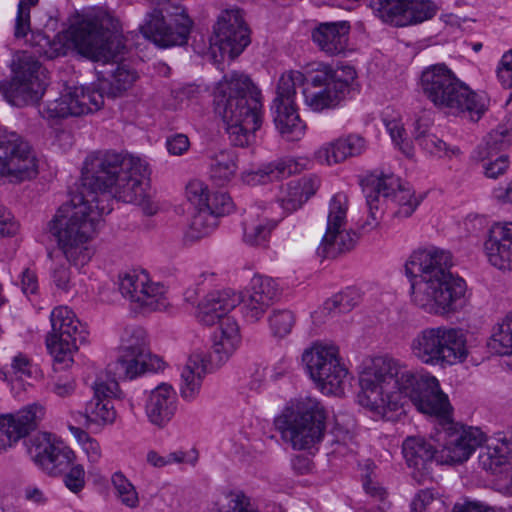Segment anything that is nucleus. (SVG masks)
I'll return each mask as SVG.
<instances>
[{
    "label": "nucleus",
    "mask_w": 512,
    "mask_h": 512,
    "mask_svg": "<svg viewBox=\"0 0 512 512\" xmlns=\"http://www.w3.org/2000/svg\"><path fill=\"white\" fill-rule=\"evenodd\" d=\"M337 145L334 142L323 145L317 152L316 158L319 162L327 165L336 164L342 162V159H338Z\"/></svg>",
    "instance_id": "0e129e2a"
},
{
    "label": "nucleus",
    "mask_w": 512,
    "mask_h": 512,
    "mask_svg": "<svg viewBox=\"0 0 512 512\" xmlns=\"http://www.w3.org/2000/svg\"><path fill=\"white\" fill-rule=\"evenodd\" d=\"M278 296L279 288L275 280L264 276H254L249 290L244 296H240L245 318L252 322L258 321Z\"/></svg>",
    "instance_id": "b1692460"
},
{
    "label": "nucleus",
    "mask_w": 512,
    "mask_h": 512,
    "mask_svg": "<svg viewBox=\"0 0 512 512\" xmlns=\"http://www.w3.org/2000/svg\"><path fill=\"white\" fill-rule=\"evenodd\" d=\"M146 463L157 469H161L173 464L188 463L194 466L198 461V453L195 450L185 452L182 450L170 452L167 455H160L155 450H149L145 457Z\"/></svg>",
    "instance_id": "a19ab883"
},
{
    "label": "nucleus",
    "mask_w": 512,
    "mask_h": 512,
    "mask_svg": "<svg viewBox=\"0 0 512 512\" xmlns=\"http://www.w3.org/2000/svg\"><path fill=\"white\" fill-rule=\"evenodd\" d=\"M509 167V160L506 155H499L495 159L485 162L483 168L485 175L489 178H497L503 174Z\"/></svg>",
    "instance_id": "680f3d73"
},
{
    "label": "nucleus",
    "mask_w": 512,
    "mask_h": 512,
    "mask_svg": "<svg viewBox=\"0 0 512 512\" xmlns=\"http://www.w3.org/2000/svg\"><path fill=\"white\" fill-rule=\"evenodd\" d=\"M52 331L46 338L47 348L63 368L73 363V355L87 338V332L76 314L67 306L53 309L50 315Z\"/></svg>",
    "instance_id": "dca6fc26"
},
{
    "label": "nucleus",
    "mask_w": 512,
    "mask_h": 512,
    "mask_svg": "<svg viewBox=\"0 0 512 512\" xmlns=\"http://www.w3.org/2000/svg\"><path fill=\"white\" fill-rule=\"evenodd\" d=\"M177 410V395L173 387L161 383L150 391L145 413L149 422L157 427H165L174 417Z\"/></svg>",
    "instance_id": "cd10ccee"
},
{
    "label": "nucleus",
    "mask_w": 512,
    "mask_h": 512,
    "mask_svg": "<svg viewBox=\"0 0 512 512\" xmlns=\"http://www.w3.org/2000/svg\"><path fill=\"white\" fill-rule=\"evenodd\" d=\"M148 175V164L139 157L114 151H96L87 156L81 192L62 204L48 224L70 265L83 267L91 260V243L102 216L112 210L111 196L140 206L146 215L156 214L158 205L146 193L143 182Z\"/></svg>",
    "instance_id": "f257e3e1"
},
{
    "label": "nucleus",
    "mask_w": 512,
    "mask_h": 512,
    "mask_svg": "<svg viewBox=\"0 0 512 512\" xmlns=\"http://www.w3.org/2000/svg\"><path fill=\"white\" fill-rule=\"evenodd\" d=\"M358 403L375 417L385 418L409 399L416 409L440 420L437 432V462L466 461L484 441L478 428H464L452 420L453 408L439 380L428 372H418L390 356H377L363 364L359 373Z\"/></svg>",
    "instance_id": "f03ea898"
},
{
    "label": "nucleus",
    "mask_w": 512,
    "mask_h": 512,
    "mask_svg": "<svg viewBox=\"0 0 512 512\" xmlns=\"http://www.w3.org/2000/svg\"><path fill=\"white\" fill-rule=\"evenodd\" d=\"M93 391L94 395L85 407V417L97 424L113 423L117 413L112 400L121 394L116 378L99 375L94 382Z\"/></svg>",
    "instance_id": "4be33fe9"
},
{
    "label": "nucleus",
    "mask_w": 512,
    "mask_h": 512,
    "mask_svg": "<svg viewBox=\"0 0 512 512\" xmlns=\"http://www.w3.org/2000/svg\"><path fill=\"white\" fill-rule=\"evenodd\" d=\"M488 261L500 270H512V222L495 224L484 244Z\"/></svg>",
    "instance_id": "c85d7f7f"
},
{
    "label": "nucleus",
    "mask_w": 512,
    "mask_h": 512,
    "mask_svg": "<svg viewBox=\"0 0 512 512\" xmlns=\"http://www.w3.org/2000/svg\"><path fill=\"white\" fill-rule=\"evenodd\" d=\"M12 375L21 381L31 379L36 373V367L31 360L24 354L19 353L13 357L11 362Z\"/></svg>",
    "instance_id": "4d7b16f0"
},
{
    "label": "nucleus",
    "mask_w": 512,
    "mask_h": 512,
    "mask_svg": "<svg viewBox=\"0 0 512 512\" xmlns=\"http://www.w3.org/2000/svg\"><path fill=\"white\" fill-rule=\"evenodd\" d=\"M140 294L135 306L144 312L162 311L170 304L165 286L151 279Z\"/></svg>",
    "instance_id": "f704fd0d"
},
{
    "label": "nucleus",
    "mask_w": 512,
    "mask_h": 512,
    "mask_svg": "<svg viewBox=\"0 0 512 512\" xmlns=\"http://www.w3.org/2000/svg\"><path fill=\"white\" fill-rule=\"evenodd\" d=\"M452 255L437 247L414 251L406 262V272L416 279L412 283L411 299L425 313L445 316L456 310L464 296L463 279L450 272Z\"/></svg>",
    "instance_id": "7ed1b4c3"
},
{
    "label": "nucleus",
    "mask_w": 512,
    "mask_h": 512,
    "mask_svg": "<svg viewBox=\"0 0 512 512\" xmlns=\"http://www.w3.org/2000/svg\"><path fill=\"white\" fill-rule=\"evenodd\" d=\"M421 88L426 97L447 114L468 113L471 119H479L487 109V99L471 90L445 65L426 68L421 75Z\"/></svg>",
    "instance_id": "423d86ee"
},
{
    "label": "nucleus",
    "mask_w": 512,
    "mask_h": 512,
    "mask_svg": "<svg viewBox=\"0 0 512 512\" xmlns=\"http://www.w3.org/2000/svg\"><path fill=\"white\" fill-rule=\"evenodd\" d=\"M356 75L350 65H340L336 69L321 65L308 75L302 90L305 104L315 112L335 108L349 93Z\"/></svg>",
    "instance_id": "9b49d317"
},
{
    "label": "nucleus",
    "mask_w": 512,
    "mask_h": 512,
    "mask_svg": "<svg viewBox=\"0 0 512 512\" xmlns=\"http://www.w3.org/2000/svg\"><path fill=\"white\" fill-rule=\"evenodd\" d=\"M166 145L170 154L182 155L188 150L190 142L186 135L177 134L168 138Z\"/></svg>",
    "instance_id": "338daca9"
},
{
    "label": "nucleus",
    "mask_w": 512,
    "mask_h": 512,
    "mask_svg": "<svg viewBox=\"0 0 512 512\" xmlns=\"http://www.w3.org/2000/svg\"><path fill=\"white\" fill-rule=\"evenodd\" d=\"M45 415V409L38 403H33L21 409L14 415L0 417V451L6 450L21 438L36 429Z\"/></svg>",
    "instance_id": "5701e85b"
},
{
    "label": "nucleus",
    "mask_w": 512,
    "mask_h": 512,
    "mask_svg": "<svg viewBox=\"0 0 512 512\" xmlns=\"http://www.w3.org/2000/svg\"><path fill=\"white\" fill-rule=\"evenodd\" d=\"M149 279V275L144 271H127L119 275V291L124 298L136 305Z\"/></svg>",
    "instance_id": "58836bf2"
},
{
    "label": "nucleus",
    "mask_w": 512,
    "mask_h": 512,
    "mask_svg": "<svg viewBox=\"0 0 512 512\" xmlns=\"http://www.w3.org/2000/svg\"><path fill=\"white\" fill-rule=\"evenodd\" d=\"M112 484L115 489L117 499L122 505L134 509L139 506L140 499L135 486L121 472H116L112 476Z\"/></svg>",
    "instance_id": "37998d69"
},
{
    "label": "nucleus",
    "mask_w": 512,
    "mask_h": 512,
    "mask_svg": "<svg viewBox=\"0 0 512 512\" xmlns=\"http://www.w3.org/2000/svg\"><path fill=\"white\" fill-rule=\"evenodd\" d=\"M418 144L428 153L440 158H452L459 154V149L457 147H450L434 134H429Z\"/></svg>",
    "instance_id": "3c124183"
},
{
    "label": "nucleus",
    "mask_w": 512,
    "mask_h": 512,
    "mask_svg": "<svg viewBox=\"0 0 512 512\" xmlns=\"http://www.w3.org/2000/svg\"><path fill=\"white\" fill-rule=\"evenodd\" d=\"M84 440L82 442V449L86 453L88 460L92 463H97L101 456V447L97 440L91 438L87 433H83Z\"/></svg>",
    "instance_id": "69168bd1"
},
{
    "label": "nucleus",
    "mask_w": 512,
    "mask_h": 512,
    "mask_svg": "<svg viewBox=\"0 0 512 512\" xmlns=\"http://www.w3.org/2000/svg\"><path fill=\"white\" fill-rule=\"evenodd\" d=\"M216 112L222 117L230 142L245 147L254 140L261 125V95L249 77L233 72L215 89Z\"/></svg>",
    "instance_id": "39448f33"
},
{
    "label": "nucleus",
    "mask_w": 512,
    "mask_h": 512,
    "mask_svg": "<svg viewBox=\"0 0 512 512\" xmlns=\"http://www.w3.org/2000/svg\"><path fill=\"white\" fill-rule=\"evenodd\" d=\"M28 453L33 461L51 476L63 474L75 459L74 452L62 442L52 441L48 434H37L29 440Z\"/></svg>",
    "instance_id": "412c9836"
},
{
    "label": "nucleus",
    "mask_w": 512,
    "mask_h": 512,
    "mask_svg": "<svg viewBox=\"0 0 512 512\" xmlns=\"http://www.w3.org/2000/svg\"><path fill=\"white\" fill-rule=\"evenodd\" d=\"M361 297L359 289L348 287L326 300L321 312L328 315L348 313L359 304Z\"/></svg>",
    "instance_id": "e433bc0d"
},
{
    "label": "nucleus",
    "mask_w": 512,
    "mask_h": 512,
    "mask_svg": "<svg viewBox=\"0 0 512 512\" xmlns=\"http://www.w3.org/2000/svg\"><path fill=\"white\" fill-rule=\"evenodd\" d=\"M19 225L14 216L0 205V236H12L17 233Z\"/></svg>",
    "instance_id": "e2e57ef3"
},
{
    "label": "nucleus",
    "mask_w": 512,
    "mask_h": 512,
    "mask_svg": "<svg viewBox=\"0 0 512 512\" xmlns=\"http://www.w3.org/2000/svg\"><path fill=\"white\" fill-rule=\"evenodd\" d=\"M240 328L234 318H224L213 333L212 351L208 355L203 350L193 351L181 373V396L191 400L199 393L202 379L213 367L226 363L239 348Z\"/></svg>",
    "instance_id": "0eeeda50"
},
{
    "label": "nucleus",
    "mask_w": 512,
    "mask_h": 512,
    "mask_svg": "<svg viewBox=\"0 0 512 512\" xmlns=\"http://www.w3.org/2000/svg\"><path fill=\"white\" fill-rule=\"evenodd\" d=\"M136 79V72L129 66L121 64L112 71L110 78L101 80L97 88L102 93L106 92L108 96L117 97L129 89Z\"/></svg>",
    "instance_id": "72a5a7b5"
},
{
    "label": "nucleus",
    "mask_w": 512,
    "mask_h": 512,
    "mask_svg": "<svg viewBox=\"0 0 512 512\" xmlns=\"http://www.w3.org/2000/svg\"><path fill=\"white\" fill-rule=\"evenodd\" d=\"M295 324L294 314L287 309L275 310L269 317V325L274 335L283 337L289 334Z\"/></svg>",
    "instance_id": "8fccbe9b"
},
{
    "label": "nucleus",
    "mask_w": 512,
    "mask_h": 512,
    "mask_svg": "<svg viewBox=\"0 0 512 512\" xmlns=\"http://www.w3.org/2000/svg\"><path fill=\"white\" fill-rule=\"evenodd\" d=\"M186 198L198 210L208 208V201L211 196L208 191V186L200 180H192L186 186Z\"/></svg>",
    "instance_id": "603ef678"
},
{
    "label": "nucleus",
    "mask_w": 512,
    "mask_h": 512,
    "mask_svg": "<svg viewBox=\"0 0 512 512\" xmlns=\"http://www.w3.org/2000/svg\"><path fill=\"white\" fill-rule=\"evenodd\" d=\"M149 360H151L149 353H121L118 360L113 365H109L104 375L110 378L117 376L120 379H133L151 369Z\"/></svg>",
    "instance_id": "2f4dec72"
},
{
    "label": "nucleus",
    "mask_w": 512,
    "mask_h": 512,
    "mask_svg": "<svg viewBox=\"0 0 512 512\" xmlns=\"http://www.w3.org/2000/svg\"><path fill=\"white\" fill-rule=\"evenodd\" d=\"M208 206L216 218L229 214L234 210V203L225 192L214 193L208 201Z\"/></svg>",
    "instance_id": "13d9d810"
},
{
    "label": "nucleus",
    "mask_w": 512,
    "mask_h": 512,
    "mask_svg": "<svg viewBox=\"0 0 512 512\" xmlns=\"http://www.w3.org/2000/svg\"><path fill=\"white\" fill-rule=\"evenodd\" d=\"M493 347L501 354L512 353V313L508 314L492 335Z\"/></svg>",
    "instance_id": "09e8293b"
},
{
    "label": "nucleus",
    "mask_w": 512,
    "mask_h": 512,
    "mask_svg": "<svg viewBox=\"0 0 512 512\" xmlns=\"http://www.w3.org/2000/svg\"><path fill=\"white\" fill-rule=\"evenodd\" d=\"M407 0H371L370 5L384 22L404 27Z\"/></svg>",
    "instance_id": "4c0bfd02"
},
{
    "label": "nucleus",
    "mask_w": 512,
    "mask_h": 512,
    "mask_svg": "<svg viewBox=\"0 0 512 512\" xmlns=\"http://www.w3.org/2000/svg\"><path fill=\"white\" fill-rule=\"evenodd\" d=\"M311 379L325 394L340 395L348 381L349 371L333 344L314 343L302 355Z\"/></svg>",
    "instance_id": "4468645a"
},
{
    "label": "nucleus",
    "mask_w": 512,
    "mask_h": 512,
    "mask_svg": "<svg viewBox=\"0 0 512 512\" xmlns=\"http://www.w3.org/2000/svg\"><path fill=\"white\" fill-rule=\"evenodd\" d=\"M52 280L57 289L67 293H77L76 281L68 267L64 264L57 265L52 270Z\"/></svg>",
    "instance_id": "864d4df0"
},
{
    "label": "nucleus",
    "mask_w": 512,
    "mask_h": 512,
    "mask_svg": "<svg viewBox=\"0 0 512 512\" xmlns=\"http://www.w3.org/2000/svg\"><path fill=\"white\" fill-rule=\"evenodd\" d=\"M409 349L420 363L441 368L463 363L469 354L463 331L445 325L423 328L411 339Z\"/></svg>",
    "instance_id": "6e6552de"
},
{
    "label": "nucleus",
    "mask_w": 512,
    "mask_h": 512,
    "mask_svg": "<svg viewBox=\"0 0 512 512\" xmlns=\"http://www.w3.org/2000/svg\"><path fill=\"white\" fill-rule=\"evenodd\" d=\"M484 469L495 474V486L498 491L512 494V448L510 442L502 440L480 455Z\"/></svg>",
    "instance_id": "a878e982"
},
{
    "label": "nucleus",
    "mask_w": 512,
    "mask_h": 512,
    "mask_svg": "<svg viewBox=\"0 0 512 512\" xmlns=\"http://www.w3.org/2000/svg\"><path fill=\"white\" fill-rule=\"evenodd\" d=\"M155 7L147 13L140 26L143 36L159 47L185 44L191 20L177 1L155 0Z\"/></svg>",
    "instance_id": "f8f14e48"
},
{
    "label": "nucleus",
    "mask_w": 512,
    "mask_h": 512,
    "mask_svg": "<svg viewBox=\"0 0 512 512\" xmlns=\"http://www.w3.org/2000/svg\"><path fill=\"white\" fill-rule=\"evenodd\" d=\"M497 78L500 84L507 89H512V50L505 52L498 64ZM512 99V92L508 102Z\"/></svg>",
    "instance_id": "bf43d9fd"
},
{
    "label": "nucleus",
    "mask_w": 512,
    "mask_h": 512,
    "mask_svg": "<svg viewBox=\"0 0 512 512\" xmlns=\"http://www.w3.org/2000/svg\"><path fill=\"white\" fill-rule=\"evenodd\" d=\"M65 486L73 493H79L85 486V470L81 464L71 463L63 474Z\"/></svg>",
    "instance_id": "6e6d98bb"
},
{
    "label": "nucleus",
    "mask_w": 512,
    "mask_h": 512,
    "mask_svg": "<svg viewBox=\"0 0 512 512\" xmlns=\"http://www.w3.org/2000/svg\"><path fill=\"white\" fill-rule=\"evenodd\" d=\"M219 512H258L252 500L241 491L225 495Z\"/></svg>",
    "instance_id": "de8ad7c7"
},
{
    "label": "nucleus",
    "mask_w": 512,
    "mask_h": 512,
    "mask_svg": "<svg viewBox=\"0 0 512 512\" xmlns=\"http://www.w3.org/2000/svg\"><path fill=\"white\" fill-rule=\"evenodd\" d=\"M348 200L343 194H336L329 203L327 228L320 248L326 256L351 250L356 243V234L347 230Z\"/></svg>",
    "instance_id": "aec40b11"
},
{
    "label": "nucleus",
    "mask_w": 512,
    "mask_h": 512,
    "mask_svg": "<svg viewBox=\"0 0 512 512\" xmlns=\"http://www.w3.org/2000/svg\"><path fill=\"white\" fill-rule=\"evenodd\" d=\"M325 419V409L316 398L301 396L287 403L275 425L294 449L302 450L321 441Z\"/></svg>",
    "instance_id": "1a4fd4ad"
},
{
    "label": "nucleus",
    "mask_w": 512,
    "mask_h": 512,
    "mask_svg": "<svg viewBox=\"0 0 512 512\" xmlns=\"http://www.w3.org/2000/svg\"><path fill=\"white\" fill-rule=\"evenodd\" d=\"M349 31L350 24L346 21L325 22L313 30L312 38L321 51L337 55L345 51Z\"/></svg>",
    "instance_id": "c756f323"
},
{
    "label": "nucleus",
    "mask_w": 512,
    "mask_h": 512,
    "mask_svg": "<svg viewBox=\"0 0 512 512\" xmlns=\"http://www.w3.org/2000/svg\"><path fill=\"white\" fill-rule=\"evenodd\" d=\"M250 43L249 31L239 9L224 11L214 27L210 39V51L216 59H234Z\"/></svg>",
    "instance_id": "6ab92c4d"
},
{
    "label": "nucleus",
    "mask_w": 512,
    "mask_h": 512,
    "mask_svg": "<svg viewBox=\"0 0 512 512\" xmlns=\"http://www.w3.org/2000/svg\"><path fill=\"white\" fill-rule=\"evenodd\" d=\"M36 53L49 59L66 55L69 48L93 61L108 62L124 48L119 23L107 14L87 17L71 26L63 37L51 41L42 32L27 40Z\"/></svg>",
    "instance_id": "20e7f679"
},
{
    "label": "nucleus",
    "mask_w": 512,
    "mask_h": 512,
    "mask_svg": "<svg viewBox=\"0 0 512 512\" xmlns=\"http://www.w3.org/2000/svg\"><path fill=\"white\" fill-rule=\"evenodd\" d=\"M319 187L315 177H303L286 184L279 196L281 207L288 213L298 210Z\"/></svg>",
    "instance_id": "7c9ffc66"
},
{
    "label": "nucleus",
    "mask_w": 512,
    "mask_h": 512,
    "mask_svg": "<svg viewBox=\"0 0 512 512\" xmlns=\"http://www.w3.org/2000/svg\"><path fill=\"white\" fill-rule=\"evenodd\" d=\"M434 500L431 490H421L411 503V512H425L426 507Z\"/></svg>",
    "instance_id": "774afa93"
},
{
    "label": "nucleus",
    "mask_w": 512,
    "mask_h": 512,
    "mask_svg": "<svg viewBox=\"0 0 512 512\" xmlns=\"http://www.w3.org/2000/svg\"><path fill=\"white\" fill-rule=\"evenodd\" d=\"M240 300V295L229 289L210 292L198 304L196 318L206 326L220 325L224 318H232L229 313Z\"/></svg>",
    "instance_id": "bb28decb"
},
{
    "label": "nucleus",
    "mask_w": 512,
    "mask_h": 512,
    "mask_svg": "<svg viewBox=\"0 0 512 512\" xmlns=\"http://www.w3.org/2000/svg\"><path fill=\"white\" fill-rule=\"evenodd\" d=\"M383 122L395 145L399 147L404 155L413 157L414 147L405 137L406 133L401 119L398 116L389 118V116L385 114Z\"/></svg>",
    "instance_id": "a18cd8bd"
},
{
    "label": "nucleus",
    "mask_w": 512,
    "mask_h": 512,
    "mask_svg": "<svg viewBox=\"0 0 512 512\" xmlns=\"http://www.w3.org/2000/svg\"><path fill=\"white\" fill-rule=\"evenodd\" d=\"M439 445L434 446L422 437H408L403 442V455L409 467L413 468L412 477L419 484L432 479L433 460L437 462Z\"/></svg>",
    "instance_id": "393cba45"
},
{
    "label": "nucleus",
    "mask_w": 512,
    "mask_h": 512,
    "mask_svg": "<svg viewBox=\"0 0 512 512\" xmlns=\"http://www.w3.org/2000/svg\"><path fill=\"white\" fill-rule=\"evenodd\" d=\"M237 158L231 151H221L212 158L210 177L212 181L223 186L230 182L237 171Z\"/></svg>",
    "instance_id": "c9c22d12"
},
{
    "label": "nucleus",
    "mask_w": 512,
    "mask_h": 512,
    "mask_svg": "<svg viewBox=\"0 0 512 512\" xmlns=\"http://www.w3.org/2000/svg\"><path fill=\"white\" fill-rule=\"evenodd\" d=\"M291 173L290 167H288L285 163L279 162L276 164H269L266 167L259 169L257 172L252 175L259 176V181H264V178L267 177L270 180L278 179L287 174ZM251 174H248L250 176Z\"/></svg>",
    "instance_id": "052dcab7"
},
{
    "label": "nucleus",
    "mask_w": 512,
    "mask_h": 512,
    "mask_svg": "<svg viewBox=\"0 0 512 512\" xmlns=\"http://www.w3.org/2000/svg\"><path fill=\"white\" fill-rule=\"evenodd\" d=\"M217 226V218L210 208L199 209L193 216L189 228L183 235V244L191 245L207 237Z\"/></svg>",
    "instance_id": "473e14b6"
},
{
    "label": "nucleus",
    "mask_w": 512,
    "mask_h": 512,
    "mask_svg": "<svg viewBox=\"0 0 512 512\" xmlns=\"http://www.w3.org/2000/svg\"><path fill=\"white\" fill-rule=\"evenodd\" d=\"M276 224L268 218L247 220L244 224V242L251 246H265Z\"/></svg>",
    "instance_id": "ea45409f"
},
{
    "label": "nucleus",
    "mask_w": 512,
    "mask_h": 512,
    "mask_svg": "<svg viewBox=\"0 0 512 512\" xmlns=\"http://www.w3.org/2000/svg\"><path fill=\"white\" fill-rule=\"evenodd\" d=\"M37 2L38 0H21L19 2L15 25L17 38L26 37L30 32V8Z\"/></svg>",
    "instance_id": "5fc2aeb1"
},
{
    "label": "nucleus",
    "mask_w": 512,
    "mask_h": 512,
    "mask_svg": "<svg viewBox=\"0 0 512 512\" xmlns=\"http://www.w3.org/2000/svg\"><path fill=\"white\" fill-rule=\"evenodd\" d=\"M137 352L148 353L146 332L140 327L126 328L122 336L121 353Z\"/></svg>",
    "instance_id": "49530a36"
},
{
    "label": "nucleus",
    "mask_w": 512,
    "mask_h": 512,
    "mask_svg": "<svg viewBox=\"0 0 512 512\" xmlns=\"http://www.w3.org/2000/svg\"><path fill=\"white\" fill-rule=\"evenodd\" d=\"M307 80L308 76L302 72L290 70L281 75L277 84L271 109L277 130L288 141H298L305 134L306 126L299 117L295 100L297 88H304Z\"/></svg>",
    "instance_id": "2eb2a0df"
},
{
    "label": "nucleus",
    "mask_w": 512,
    "mask_h": 512,
    "mask_svg": "<svg viewBox=\"0 0 512 512\" xmlns=\"http://www.w3.org/2000/svg\"><path fill=\"white\" fill-rule=\"evenodd\" d=\"M508 146L506 130H493L477 147L475 156L479 161L488 162L499 156V153Z\"/></svg>",
    "instance_id": "79ce46f5"
},
{
    "label": "nucleus",
    "mask_w": 512,
    "mask_h": 512,
    "mask_svg": "<svg viewBox=\"0 0 512 512\" xmlns=\"http://www.w3.org/2000/svg\"><path fill=\"white\" fill-rule=\"evenodd\" d=\"M404 26L421 23L436 14V6L429 0H407Z\"/></svg>",
    "instance_id": "c03bdc74"
},
{
    "label": "nucleus",
    "mask_w": 512,
    "mask_h": 512,
    "mask_svg": "<svg viewBox=\"0 0 512 512\" xmlns=\"http://www.w3.org/2000/svg\"><path fill=\"white\" fill-rule=\"evenodd\" d=\"M362 186L369 211L363 227L368 230L378 226L386 200L397 207L396 216L405 218L411 216L422 201L421 196H416L414 190L394 174L372 173L362 181Z\"/></svg>",
    "instance_id": "9d476101"
},
{
    "label": "nucleus",
    "mask_w": 512,
    "mask_h": 512,
    "mask_svg": "<svg viewBox=\"0 0 512 512\" xmlns=\"http://www.w3.org/2000/svg\"><path fill=\"white\" fill-rule=\"evenodd\" d=\"M13 77L0 82V93L14 106L37 102L47 86V71L32 55L23 52L12 65Z\"/></svg>",
    "instance_id": "ddd939ff"
},
{
    "label": "nucleus",
    "mask_w": 512,
    "mask_h": 512,
    "mask_svg": "<svg viewBox=\"0 0 512 512\" xmlns=\"http://www.w3.org/2000/svg\"><path fill=\"white\" fill-rule=\"evenodd\" d=\"M38 174V160L31 146L15 132L0 130V177L23 182Z\"/></svg>",
    "instance_id": "f3484780"
},
{
    "label": "nucleus",
    "mask_w": 512,
    "mask_h": 512,
    "mask_svg": "<svg viewBox=\"0 0 512 512\" xmlns=\"http://www.w3.org/2000/svg\"><path fill=\"white\" fill-rule=\"evenodd\" d=\"M104 105V94L95 86L66 87L60 96L47 102L39 111L48 120L93 113Z\"/></svg>",
    "instance_id": "a211bd4d"
}]
</instances>
